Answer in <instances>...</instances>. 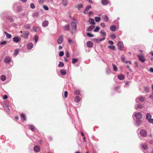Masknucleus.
<instances>
[{"instance_id": "obj_56", "label": "nucleus", "mask_w": 153, "mask_h": 153, "mask_svg": "<svg viewBox=\"0 0 153 153\" xmlns=\"http://www.w3.org/2000/svg\"><path fill=\"white\" fill-rule=\"evenodd\" d=\"M7 98H8L7 96V95H5L4 96L3 98L5 100V99H7Z\"/></svg>"}, {"instance_id": "obj_51", "label": "nucleus", "mask_w": 153, "mask_h": 153, "mask_svg": "<svg viewBox=\"0 0 153 153\" xmlns=\"http://www.w3.org/2000/svg\"><path fill=\"white\" fill-rule=\"evenodd\" d=\"M43 8L44 9L46 10H48V7L46 5H44L43 6Z\"/></svg>"}, {"instance_id": "obj_3", "label": "nucleus", "mask_w": 153, "mask_h": 153, "mask_svg": "<svg viewBox=\"0 0 153 153\" xmlns=\"http://www.w3.org/2000/svg\"><path fill=\"white\" fill-rule=\"evenodd\" d=\"M118 47L119 50L121 51L123 50L124 48V46L123 42L121 41L119 42L118 43Z\"/></svg>"}, {"instance_id": "obj_29", "label": "nucleus", "mask_w": 153, "mask_h": 153, "mask_svg": "<svg viewBox=\"0 0 153 153\" xmlns=\"http://www.w3.org/2000/svg\"><path fill=\"white\" fill-rule=\"evenodd\" d=\"M6 76L4 75H2L1 76V79L2 81H4L6 79Z\"/></svg>"}, {"instance_id": "obj_45", "label": "nucleus", "mask_w": 153, "mask_h": 153, "mask_svg": "<svg viewBox=\"0 0 153 153\" xmlns=\"http://www.w3.org/2000/svg\"><path fill=\"white\" fill-rule=\"evenodd\" d=\"M100 30V28L98 27H97L94 30V32H97Z\"/></svg>"}, {"instance_id": "obj_30", "label": "nucleus", "mask_w": 153, "mask_h": 153, "mask_svg": "<svg viewBox=\"0 0 153 153\" xmlns=\"http://www.w3.org/2000/svg\"><path fill=\"white\" fill-rule=\"evenodd\" d=\"M102 3L104 5H106L108 3V0H102Z\"/></svg>"}, {"instance_id": "obj_2", "label": "nucleus", "mask_w": 153, "mask_h": 153, "mask_svg": "<svg viewBox=\"0 0 153 153\" xmlns=\"http://www.w3.org/2000/svg\"><path fill=\"white\" fill-rule=\"evenodd\" d=\"M139 60L142 62H144L146 61V59L144 56L142 55H137Z\"/></svg>"}, {"instance_id": "obj_59", "label": "nucleus", "mask_w": 153, "mask_h": 153, "mask_svg": "<svg viewBox=\"0 0 153 153\" xmlns=\"http://www.w3.org/2000/svg\"><path fill=\"white\" fill-rule=\"evenodd\" d=\"M101 26L103 27L104 28L105 25L104 23H102L101 24Z\"/></svg>"}, {"instance_id": "obj_7", "label": "nucleus", "mask_w": 153, "mask_h": 153, "mask_svg": "<svg viewBox=\"0 0 153 153\" xmlns=\"http://www.w3.org/2000/svg\"><path fill=\"white\" fill-rule=\"evenodd\" d=\"M21 38L18 36L15 37L13 39V41L16 43L18 42L21 39Z\"/></svg>"}, {"instance_id": "obj_39", "label": "nucleus", "mask_w": 153, "mask_h": 153, "mask_svg": "<svg viewBox=\"0 0 153 153\" xmlns=\"http://www.w3.org/2000/svg\"><path fill=\"white\" fill-rule=\"evenodd\" d=\"M103 19L105 21H108V19L107 16H105L103 17Z\"/></svg>"}, {"instance_id": "obj_48", "label": "nucleus", "mask_w": 153, "mask_h": 153, "mask_svg": "<svg viewBox=\"0 0 153 153\" xmlns=\"http://www.w3.org/2000/svg\"><path fill=\"white\" fill-rule=\"evenodd\" d=\"M65 53L66 57L68 58L69 57L70 55L68 52V51H67L65 52Z\"/></svg>"}, {"instance_id": "obj_10", "label": "nucleus", "mask_w": 153, "mask_h": 153, "mask_svg": "<svg viewBox=\"0 0 153 153\" xmlns=\"http://www.w3.org/2000/svg\"><path fill=\"white\" fill-rule=\"evenodd\" d=\"M33 47V44L31 42L28 43L27 45V48L28 50L31 49Z\"/></svg>"}, {"instance_id": "obj_31", "label": "nucleus", "mask_w": 153, "mask_h": 153, "mask_svg": "<svg viewBox=\"0 0 153 153\" xmlns=\"http://www.w3.org/2000/svg\"><path fill=\"white\" fill-rule=\"evenodd\" d=\"M4 33L6 35L7 38H10L11 37V35L10 34L7 33L6 31H4Z\"/></svg>"}, {"instance_id": "obj_27", "label": "nucleus", "mask_w": 153, "mask_h": 153, "mask_svg": "<svg viewBox=\"0 0 153 153\" xmlns=\"http://www.w3.org/2000/svg\"><path fill=\"white\" fill-rule=\"evenodd\" d=\"M95 27V26L91 25L87 29V30L88 31H90L93 29Z\"/></svg>"}, {"instance_id": "obj_35", "label": "nucleus", "mask_w": 153, "mask_h": 153, "mask_svg": "<svg viewBox=\"0 0 153 153\" xmlns=\"http://www.w3.org/2000/svg\"><path fill=\"white\" fill-rule=\"evenodd\" d=\"M95 21L97 22H99L101 20V18L99 17H96L95 18Z\"/></svg>"}, {"instance_id": "obj_25", "label": "nucleus", "mask_w": 153, "mask_h": 153, "mask_svg": "<svg viewBox=\"0 0 153 153\" xmlns=\"http://www.w3.org/2000/svg\"><path fill=\"white\" fill-rule=\"evenodd\" d=\"M4 108L7 112L9 113L10 111L8 109V107L7 105H5V106H4Z\"/></svg>"}, {"instance_id": "obj_24", "label": "nucleus", "mask_w": 153, "mask_h": 153, "mask_svg": "<svg viewBox=\"0 0 153 153\" xmlns=\"http://www.w3.org/2000/svg\"><path fill=\"white\" fill-rule=\"evenodd\" d=\"M151 118V115L149 113L146 114V118L148 121L150 120Z\"/></svg>"}, {"instance_id": "obj_18", "label": "nucleus", "mask_w": 153, "mask_h": 153, "mask_svg": "<svg viewBox=\"0 0 153 153\" xmlns=\"http://www.w3.org/2000/svg\"><path fill=\"white\" fill-rule=\"evenodd\" d=\"M111 30L113 31L114 32L116 30V27L114 25H111L110 27Z\"/></svg>"}, {"instance_id": "obj_60", "label": "nucleus", "mask_w": 153, "mask_h": 153, "mask_svg": "<svg viewBox=\"0 0 153 153\" xmlns=\"http://www.w3.org/2000/svg\"><path fill=\"white\" fill-rule=\"evenodd\" d=\"M108 42L111 45H113L114 44V42L112 41H108Z\"/></svg>"}, {"instance_id": "obj_49", "label": "nucleus", "mask_w": 153, "mask_h": 153, "mask_svg": "<svg viewBox=\"0 0 153 153\" xmlns=\"http://www.w3.org/2000/svg\"><path fill=\"white\" fill-rule=\"evenodd\" d=\"M30 7L32 9H34L35 8V6L34 4L33 3H31L30 4Z\"/></svg>"}, {"instance_id": "obj_28", "label": "nucleus", "mask_w": 153, "mask_h": 153, "mask_svg": "<svg viewBox=\"0 0 153 153\" xmlns=\"http://www.w3.org/2000/svg\"><path fill=\"white\" fill-rule=\"evenodd\" d=\"M67 1L66 0H63L62 2V4L64 6L67 5Z\"/></svg>"}, {"instance_id": "obj_36", "label": "nucleus", "mask_w": 153, "mask_h": 153, "mask_svg": "<svg viewBox=\"0 0 153 153\" xmlns=\"http://www.w3.org/2000/svg\"><path fill=\"white\" fill-rule=\"evenodd\" d=\"M112 65L114 70L115 71H117V68L116 66L113 64H112Z\"/></svg>"}, {"instance_id": "obj_32", "label": "nucleus", "mask_w": 153, "mask_h": 153, "mask_svg": "<svg viewBox=\"0 0 153 153\" xmlns=\"http://www.w3.org/2000/svg\"><path fill=\"white\" fill-rule=\"evenodd\" d=\"M78 59L77 58H73L72 59V63L73 64H75L78 61Z\"/></svg>"}, {"instance_id": "obj_40", "label": "nucleus", "mask_w": 153, "mask_h": 153, "mask_svg": "<svg viewBox=\"0 0 153 153\" xmlns=\"http://www.w3.org/2000/svg\"><path fill=\"white\" fill-rule=\"evenodd\" d=\"M108 48H109L113 50H115V47L114 46H108Z\"/></svg>"}, {"instance_id": "obj_63", "label": "nucleus", "mask_w": 153, "mask_h": 153, "mask_svg": "<svg viewBox=\"0 0 153 153\" xmlns=\"http://www.w3.org/2000/svg\"><path fill=\"white\" fill-rule=\"evenodd\" d=\"M105 38H101L100 39V41L101 42L105 40Z\"/></svg>"}, {"instance_id": "obj_46", "label": "nucleus", "mask_w": 153, "mask_h": 153, "mask_svg": "<svg viewBox=\"0 0 153 153\" xmlns=\"http://www.w3.org/2000/svg\"><path fill=\"white\" fill-rule=\"evenodd\" d=\"M64 65V64H63V62H59V63L58 65L59 67H62Z\"/></svg>"}, {"instance_id": "obj_55", "label": "nucleus", "mask_w": 153, "mask_h": 153, "mask_svg": "<svg viewBox=\"0 0 153 153\" xmlns=\"http://www.w3.org/2000/svg\"><path fill=\"white\" fill-rule=\"evenodd\" d=\"M137 107L139 108H143L142 105L140 104L137 105Z\"/></svg>"}, {"instance_id": "obj_43", "label": "nucleus", "mask_w": 153, "mask_h": 153, "mask_svg": "<svg viewBox=\"0 0 153 153\" xmlns=\"http://www.w3.org/2000/svg\"><path fill=\"white\" fill-rule=\"evenodd\" d=\"M38 36L37 35H35V36L34 37V39L36 43H37V41L38 40Z\"/></svg>"}, {"instance_id": "obj_61", "label": "nucleus", "mask_w": 153, "mask_h": 153, "mask_svg": "<svg viewBox=\"0 0 153 153\" xmlns=\"http://www.w3.org/2000/svg\"><path fill=\"white\" fill-rule=\"evenodd\" d=\"M21 10V8L20 7H18L17 8V11H19Z\"/></svg>"}, {"instance_id": "obj_14", "label": "nucleus", "mask_w": 153, "mask_h": 153, "mask_svg": "<svg viewBox=\"0 0 153 153\" xmlns=\"http://www.w3.org/2000/svg\"><path fill=\"white\" fill-rule=\"evenodd\" d=\"M87 45L88 47L91 48L93 46V43L89 41L87 42Z\"/></svg>"}, {"instance_id": "obj_34", "label": "nucleus", "mask_w": 153, "mask_h": 153, "mask_svg": "<svg viewBox=\"0 0 153 153\" xmlns=\"http://www.w3.org/2000/svg\"><path fill=\"white\" fill-rule=\"evenodd\" d=\"M20 116H21V117L23 118V120L24 121L26 120V118L25 117V114L22 113L21 114Z\"/></svg>"}, {"instance_id": "obj_8", "label": "nucleus", "mask_w": 153, "mask_h": 153, "mask_svg": "<svg viewBox=\"0 0 153 153\" xmlns=\"http://www.w3.org/2000/svg\"><path fill=\"white\" fill-rule=\"evenodd\" d=\"M135 117L137 119H140L142 117V115L140 113H136L135 114Z\"/></svg>"}, {"instance_id": "obj_26", "label": "nucleus", "mask_w": 153, "mask_h": 153, "mask_svg": "<svg viewBox=\"0 0 153 153\" xmlns=\"http://www.w3.org/2000/svg\"><path fill=\"white\" fill-rule=\"evenodd\" d=\"M63 29L64 30H68L69 29V25H65L63 27Z\"/></svg>"}, {"instance_id": "obj_5", "label": "nucleus", "mask_w": 153, "mask_h": 153, "mask_svg": "<svg viewBox=\"0 0 153 153\" xmlns=\"http://www.w3.org/2000/svg\"><path fill=\"white\" fill-rule=\"evenodd\" d=\"M140 135L141 136L145 137L147 135V132L145 130L143 129L140 131Z\"/></svg>"}, {"instance_id": "obj_47", "label": "nucleus", "mask_w": 153, "mask_h": 153, "mask_svg": "<svg viewBox=\"0 0 153 153\" xmlns=\"http://www.w3.org/2000/svg\"><path fill=\"white\" fill-rule=\"evenodd\" d=\"M87 35L89 37H92L94 36L93 35L89 33H87Z\"/></svg>"}, {"instance_id": "obj_62", "label": "nucleus", "mask_w": 153, "mask_h": 153, "mask_svg": "<svg viewBox=\"0 0 153 153\" xmlns=\"http://www.w3.org/2000/svg\"><path fill=\"white\" fill-rule=\"evenodd\" d=\"M149 71H150L153 72V68H151L149 69Z\"/></svg>"}, {"instance_id": "obj_58", "label": "nucleus", "mask_w": 153, "mask_h": 153, "mask_svg": "<svg viewBox=\"0 0 153 153\" xmlns=\"http://www.w3.org/2000/svg\"><path fill=\"white\" fill-rule=\"evenodd\" d=\"M7 42L6 41H4L1 42V45H5L6 44Z\"/></svg>"}, {"instance_id": "obj_16", "label": "nucleus", "mask_w": 153, "mask_h": 153, "mask_svg": "<svg viewBox=\"0 0 153 153\" xmlns=\"http://www.w3.org/2000/svg\"><path fill=\"white\" fill-rule=\"evenodd\" d=\"M80 100V98L79 96H76L74 98V101L76 102H79Z\"/></svg>"}, {"instance_id": "obj_12", "label": "nucleus", "mask_w": 153, "mask_h": 153, "mask_svg": "<svg viewBox=\"0 0 153 153\" xmlns=\"http://www.w3.org/2000/svg\"><path fill=\"white\" fill-rule=\"evenodd\" d=\"M48 22L47 20L44 21L42 24V26L43 27H46L48 25Z\"/></svg>"}, {"instance_id": "obj_15", "label": "nucleus", "mask_w": 153, "mask_h": 153, "mask_svg": "<svg viewBox=\"0 0 153 153\" xmlns=\"http://www.w3.org/2000/svg\"><path fill=\"white\" fill-rule=\"evenodd\" d=\"M29 34V33L28 32H25L23 33V36H23L25 38H26L28 37Z\"/></svg>"}, {"instance_id": "obj_4", "label": "nucleus", "mask_w": 153, "mask_h": 153, "mask_svg": "<svg viewBox=\"0 0 153 153\" xmlns=\"http://www.w3.org/2000/svg\"><path fill=\"white\" fill-rule=\"evenodd\" d=\"M63 41V35H59L57 39V42L58 44H61L62 42Z\"/></svg>"}, {"instance_id": "obj_17", "label": "nucleus", "mask_w": 153, "mask_h": 153, "mask_svg": "<svg viewBox=\"0 0 153 153\" xmlns=\"http://www.w3.org/2000/svg\"><path fill=\"white\" fill-rule=\"evenodd\" d=\"M60 73L62 75H65L66 74V70L63 69L61 70L60 71Z\"/></svg>"}, {"instance_id": "obj_13", "label": "nucleus", "mask_w": 153, "mask_h": 153, "mask_svg": "<svg viewBox=\"0 0 153 153\" xmlns=\"http://www.w3.org/2000/svg\"><path fill=\"white\" fill-rule=\"evenodd\" d=\"M91 8V6L90 5L88 6L83 11V13L85 14L87 13V12L89 9Z\"/></svg>"}, {"instance_id": "obj_50", "label": "nucleus", "mask_w": 153, "mask_h": 153, "mask_svg": "<svg viewBox=\"0 0 153 153\" xmlns=\"http://www.w3.org/2000/svg\"><path fill=\"white\" fill-rule=\"evenodd\" d=\"M68 95V92L67 91H65V92H64V96H65V98H66L67 97Z\"/></svg>"}, {"instance_id": "obj_52", "label": "nucleus", "mask_w": 153, "mask_h": 153, "mask_svg": "<svg viewBox=\"0 0 153 153\" xmlns=\"http://www.w3.org/2000/svg\"><path fill=\"white\" fill-rule=\"evenodd\" d=\"M64 53L63 51H61L59 52V55L60 56H62L64 55Z\"/></svg>"}, {"instance_id": "obj_20", "label": "nucleus", "mask_w": 153, "mask_h": 153, "mask_svg": "<svg viewBox=\"0 0 153 153\" xmlns=\"http://www.w3.org/2000/svg\"><path fill=\"white\" fill-rule=\"evenodd\" d=\"M100 33L103 36L105 37L106 34V33L104 30H101L100 31Z\"/></svg>"}, {"instance_id": "obj_19", "label": "nucleus", "mask_w": 153, "mask_h": 153, "mask_svg": "<svg viewBox=\"0 0 153 153\" xmlns=\"http://www.w3.org/2000/svg\"><path fill=\"white\" fill-rule=\"evenodd\" d=\"M118 79L120 80H123L125 78V76L123 74H120L118 76Z\"/></svg>"}, {"instance_id": "obj_23", "label": "nucleus", "mask_w": 153, "mask_h": 153, "mask_svg": "<svg viewBox=\"0 0 153 153\" xmlns=\"http://www.w3.org/2000/svg\"><path fill=\"white\" fill-rule=\"evenodd\" d=\"M33 31L35 32H36L39 31L40 30V28L38 27H33Z\"/></svg>"}, {"instance_id": "obj_41", "label": "nucleus", "mask_w": 153, "mask_h": 153, "mask_svg": "<svg viewBox=\"0 0 153 153\" xmlns=\"http://www.w3.org/2000/svg\"><path fill=\"white\" fill-rule=\"evenodd\" d=\"M111 37L112 39H115L116 37V35L114 34H113L111 35Z\"/></svg>"}, {"instance_id": "obj_57", "label": "nucleus", "mask_w": 153, "mask_h": 153, "mask_svg": "<svg viewBox=\"0 0 153 153\" xmlns=\"http://www.w3.org/2000/svg\"><path fill=\"white\" fill-rule=\"evenodd\" d=\"M148 121L150 123H153V119H151L150 120H149Z\"/></svg>"}, {"instance_id": "obj_1", "label": "nucleus", "mask_w": 153, "mask_h": 153, "mask_svg": "<svg viewBox=\"0 0 153 153\" xmlns=\"http://www.w3.org/2000/svg\"><path fill=\"white\" fill-rule=\"evenodd\" d=\"M71 25L72 29L71 33H73L76 31V24L75 22H73L71 23Z\"/></svg>"}, {"instance_id": "obj_64", "label": "nucleus", "mask_w": 153, "mask_h": 153, "mask_svg": "<svg viewBox=\"0 0 153 153\" xmlns=\"http://www.w3.org/2000/svg\"><path fill=\"white\" fill-rule=\"evenodd\" d=\"M64 60L66 62H67L68 61V59L66 58H65Z\"/></svg>"}, {"instance_id": "obj_6", "label": "nucleus", "mask_w": 153, "mask_h": 153, "mask_svg": "<svg viewBox=\"0 0 153 153\" xmlns=\"http://www.w3.org/2000/svg\"><path fill=\"white\" fill-rule=\"evenodd\" d=\"M136 100H139L140 102H143L145 101V98L144 97L142 96H140L138 97Z\"/></svg>"}, {"instance_id": "obj_22", "label": "nucleus", "mask_w": 153, "mask_h": 153, "mask_svg": "<svg viewBox=\"0 0 153 153\" xmlns=\"http://www.w3.org/2000/svg\"><path fill=\"white\" fill-rule=\"evenodd\" d=\"M89 22L90 24L93 25H94L95 24V23L94 22V20L93 19H89Z\"/></svg>"}, {"instance_id": "obj_53", "label": "nucleus", "mask_w": 153, "mask_h": 153, "mask_svg": "<svg viewBox=\"0 0 153 153\" xmlns=\"http://www.w3.org/2000/svg\"><path fill=\"white\" fill-rule=\"evenodd\" d=\"M121 59L123 62L125 60V57L124 55H122L121 56Z\"/></svg>"}, {"instance_id": "obj_44", "label": "nucleus", "mask_w": 153, "mask_h": 153, "mask_svg": "<svg viewBox=\"0 0 153 153\" xmlns=\"http://www.w3.org/2000/svg\"><path fill=\"white\" fill-rule=\"evenodd\" d=\"M19 51L18 50H16L14 52V55H16L18 53Z\"/></svg>"}, {"instance_id": "obj_37", "label": "nucleus", "mask_w": 153, "mask_h": 153, "mask_svg": "<svg viewBox=\"0 0 153 153\" xmlns=\"http://www.w3.org/2000/svg\"><path fill=\"white\" fill-rule=\"evenodd\" d=\"M74 93L76 94H80V91L79 90H75L74 91Z\"/></svg>"}, {"instance_id": "obj_9", "label": "nucleus", "mask_w": 153, "mask_h": 153, "mask_svg": "<svg viewBox=\"0 0 153 153\" xmlns=\"http://www.w3.org/2000/svg\"><path fill=\"white\" fill-rule=\"evenodd\" d=\"M11 61V58L9 56L6 57L4 59V62L6 63H9Z\"/></svg>"}, {"instance_id": "obj_42", "label": "nucleus", "mask_w": 153, "mask_h": 153, "mask_svg": "<svg viewBox=\"0 0 153 153\" xmlns=\"http://www.w3.org/2000/svg\"><path fill=\"white\" fill-rule=\"evenodd\" d=\"M30 128L33 131H35L34 127L33 126H29Z\"/></svg>"}, {"instance_id": "obj_21", "label": "nucleus", "mask_w": 153, "mask_h": 153, "mask_svg": "<svg viewBox=\"0 0 153 153\" xmlns=\"http://www.w3.org/2000/svg\"><path fill=\"white\" fill-rule=\"evenodd\" d=\"M142 147L144 149H146L148 148L147 145L145 143L142 144Z\"/></svg>"}, {"instance_id": "obj_38", "label": "nucleus", "mask_w": 153, "mask_h": 153, "mask_svg": "<svg viewBox=\"0 0 153 153\" xmlns=\"http://www.w3.org/2000/svg\"><path fill=\"white\" fill-rule=\"evenodd\" d=\"M24 27L27 29H29L30 28V25L29 24H27L25 25Z\"/></svg>"}, {"instance_id": "obj_11", "label": "nucleus", "mask_w": 153, "mask_h": 153, "mask_svg": "<svg viewBox=\"0 0 153 153\" xmlns=\"http://www.w3.org/2000/svg\"><path fill=\"white\" fill-rule=\"evenodd\" d=\"M34 150L36 152H39L40 150V147L38 146H35L34 147Z\"/></svg>"}, {"instance_id": "obj_54", "label": "nucleus", "mask_w": 153, "mask_h": 153, "mask_svg": "<svg viewBox=\"0 0 153 153\" xmlns=\"http://www.w3.org/2000/svg\"><path fill=\"white\" fill-rule=\"evenodd\" d=\"M68 42L69 43H70V44H71L72 43V40L70 39H69V38H68Z\"/></svg>"}, {"instance_id": "obj_33", "label": "nucleus", "mask_w": 153, "mask_h": 153, "mask_svg": "<svg viewBox=\"0 0 153 153\" xmlns=\"http://www.w3.org/2000/svg\"><path fill=\"white\" fill-rule=\"evenodd\" d=\"M83 7V4H78L76 6V7L78 8L79 9L82 8Z\"/></svg>"}]
</instances>
